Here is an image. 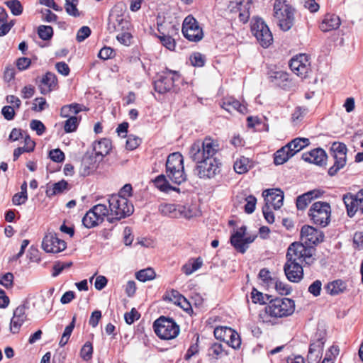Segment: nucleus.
Masks as SVG:
<instances>
[{"label": "nucleus", "mask_w": 363, "mask_h": 363, "mask_svg": "<svg viewBox=\"0 0 363 363\" xmlns=\"http://www.w3.org/2000/svg\"><path fill=\"white\" fill-rule=\"evenodd\" d=\"M93 148L95 155L99 157V160H101L111 150V142L107 138H103L95 142Z\"/></svg>", "instance_id": "nucleus-26"}, {"label": "nucleus", "mask_w": 363, "mask_h": 363, "mask_svg": "<svg viewBox=\"0 0 363 363\" xmlns=\"http://www.w3.org/2000/svg\"><path fill=\"white\" fill-rule=\"evenodd\" d=\"M162 298L164 301L171 302L178 306H182V295L177 290H167L163 295Z\"/></svg>", "instance_id": "nucleus-39"}, {"label": "nucleus", "mask_w": 363, "mask_h": 363, "mask_svg": "<svg viewBox=\"0 0 363 363\" xmlns=\"http://www.w3.org/2000/svg\"><path fill=\"white\" fill-rule=\"evenodd\" d=\"M153 182L155 186L161 191L169 192L170 190H173L179 192V189L171 186L163 174L157 176Z\"/></svg>", "instance_id": "nucleus-34"}, {"label": "nucleus", "mask_w": 363, "mask_h": 363, "mask_svg": "<svg viewBox=\"0 0 363 363\" xmlns=\"http://www.w3.org/2000/svg\"><path fill=\"white\" fill-rule=\"evenodd\" d=\"M99 157L95 156H89L83 159L82 167L83 169L82 174L84 176L89 175L98 167Z\"/></svg>", "instance_id": "nucleus-29"}, {"label": "nucleus", "mask_w": 363, "mask_h": 363, "mask_svg": "<svg viewBox=\"0 0 363 363\" xmlns=\"http://www.w3.org/2000/svg\"><path fill=\"white\" fill-rule=\"evenodd\" d=\"M251 298L254 303L264 304L269 300V296L267 294H263L256 289L253 288L251 292Z\"/></svg>", "instance_id": "nucleus-45"}, {"label": "nucleus", "mask_w": 363, "mask_h": 363, "mask_svg": "<svg viewBox=\"0 0 363 363\" xmlns=\"http://www.w3.org/2000/svg\"><path fill=\"white\" fill-rule=\"evenodd\" d=\"M154 331L162 340H172L179 333V326L173 319L160 316L153 323Z\"/></svg>", "instance_id": "nucleus-6"}, {"label": "nucleus", "mask_w": 363, "mask_h": 363, "mask_svg": "<svg viewBox=\"0 0 363 363\" xmlns=\"http://www.w3.org/2000/svg\"><path fill=\"white\" fill-rule=\"evenodd\" d=\"M27 309L28 308L25 305H21L14 310L10 323V330L12 333H18L23 324L27 320Z\"/></svg>", "instance_id": "nucleus-20"}, {"label": "nucleus", "mask_w": 363, "mask_h": 363, "mask_svg": "<svg viewBox=\"0 0 363 363\" xmlns=\"http://www.w3.org/2000/svg\"><path fill=\"white\" fill-rule=\"evenodd\" d=\"M124 318L125 322L130 325L140 318V315L135 308H133L130 312L125 314Z\"/></svg>", "instance_id": "nucleus-62"}, {"label": "nucleus", "mask_w": 363, "mask_h": 363, "mask_svg": "<svg viewBox=\"0 0 363 363\" xmlns=\"http://www.w3.org/2000/svg\"><path fill=\"white\" fill-rule=\"evenodd\" d=\"M179 74L177 72L168 70L164 74L160 75L158 79L155 81V90L160 94L166 93L172 89H174L175 91H178L179 88L174 85V82L179 79Z\"/></svg>", "instance_id": "nucleus-11"}, {"label": "nucleus", "mask_w": 363, "mask_h": 363, "mask_svg": "<svg viewBox=\"0 0 363 363\" xmlns=\"http://www.w3.org/2000/svg\"><path fill=\"white\" fill-rule=\"evenodd\" d=\"M342 200L350 217L354 216L357 211L363 214V189L359 191L356 194L352 193L345 194Z\"/></svg>", "instance_id": "nucleus-14"}, {"label": "nucleus", "mask_w": 363, "mask_h": 363, "mask_svg": "<svg viewBox=\"0 0 363 363\" xmlns=\"http://www.w3.org/2000/svg\"><path fill=\"white\" fill-rule=\"evenodd\" d=\"M330 152L335 162L334 164L329 168L328 174L335 176L346 165L347 147L343 143L334 142L330 147Z\"/></svg>", "instance_id": "nucleus-8"}, {"label": "nucleus", "mask_w": 363, "mask_h": 363, "mask_svg": "<svg viewBox=\"0 0 363 363\" xmlns=\"http://www.w3.org/2000/svg\"><path fill=\"white\" fill-rule=\"evenodd\" d=\"M315 249L306 247L303 244L294 242L289 245L286 253V262L284 271L286 278L291 282L298 283L303 277L302 264L311 265L315 261Z\"/></svg>", "instance_id": "nucleus-2"}, {"label": "nucleus", "mask_w": 363, "mask_h": 363, "mask_svg": "<svg viewBox=\"0 0 363 363\" xmlns=\"http://www.w3.org/2000/svg\"><path fill=\"white\" fill-rule=\"evenodd\" d=\"M346 289V283L340 279L329 282L325 286V290L327 293L332 296H336L341 293H343Z\"/></svg>", "instance_id": "nucleus-32"}, {"label": "nucleus", "mask_w": 363, "mask_h": 363, "mask_svg": "<svg viewBox=\"0 0 363 363\" xmlns=\"http://www.w3.org/2000/svg\"><path fill=\"white\" fill-rule=\"evenodd\" d=\"M91 33V31L89 27L85 26H82L77 31L76 39L79 43L82 42L90 35Z\"/></svg>", "instance_id": "nucleus-59"}, {"label": "nucleus", "mask_w": 363, "mask_h": 363, "mask_svg": "<svg viewBox=\"0 0 363 363\" xmlns=\"http://www.w3.org/2000/svg\"><path fill=\"white\" fill-rule=\"evenodd\" d=\"M108 203L109 214L113 216L111 218H108L111 223L113 222V219L118 220L130 216L133 213V206L127 198L119 195H111L108 199Z\"/></svg>", "instance_id": "nucleus-4"}, {"label": "nucleus", "mask_w": 363, "mask_h": 363, "mask_svg": "<svg viewBox=\"0 0 363 363\" xmlns=\"http://www.w3.org/2000/svg\"><path fill=\"white\" fill-rule=\"evenodd\" d=\"M252 0H233L230 1L228 9L231 13H238L240 21L245 23L250 17V9Z\"/></svg>", "instance_id": "nucleus-18"}, {"label": "nucleus", "mask_w": 363, "mask_h": 363, "mask_svg": "<svg viewBox=\"0 0 363 363\" xmlns=\"http://www.w3.org/2000/svg\"><path fill=\"white\" fill-rule=\"evenodd\" d=\"M252 167V162L249 158L240 156L238 158L233 165L234 170L238 174H242L246 173Z\"/></svg>", "instance_id": "nucleus-33"}, {"label": "nucleus", "mask_w": 363, "mask_h": 363, "mask_svg": "<svg viewBox=\"0 0 363 363\" xmlns=\"http://www.w3.org/2000/svg\"><path fill=\"white\" fill-rule=\"evenodd\" d=\"M183 35L192 42H199L203 37L202 28L191 15L187 16L183 20Z\"/></svg>", "instance_id": "nucleus-13"}, {"label": "nucleus", "mask_w": 363, "mask_h": 363, "mask_svg": "<svg viewBox=\"0 0 363 363\" xmlns=\"http://www.w3.org/2000/svg\"><path fill=\"white\" fill-rule=\"evenodd\" d=\"M6 6L14 16H19L23 13V6L18 0H9L6 2Z\"/></svg>", "instance_id": "nucleus-46"}, {"label": "nucleus", "mask_w": 363, "mask_h": 363, "mask_svg": "<svg viewBox=\"0 0 363 363\" xmlns=\"http://www.w3.org/2000/svg\"><path fill=\"white\" fill-rule=\"evenodd\" d=\"M82 106L79 104L65 105L62 107L60 115L63 118H69L70 116H73L72 114L76 115L82 111Z\"/></svg>", "instance_id": "nucleus-37"}, {"label": "nucleus", "mask_w": 363, "mask_h": 363, "mask_svg": "<svg viewBox=\"0 0 363 363\" xmlns=\"http://www.w3.org/2000/svg\"><path fill=\"white\" fill-rule=\"evenodd\" d=\"M189 60L191 65L194 67H203L205 63L204 56L199 52L192 54L189 57Z\"/></svg>", "instance_id": "nucleus-51"}, {"label": "nucleus", "mask_w": 363, "mask_h": 363, "mask_svg": "<svg viewBox=\"0 0 363 363\" xmlns=\"http://www.w3.org/2000/svg\"><path fill=\"white\" fill-rule=\"evenodd\" d=\"M259 278L267 286L274 285V282L276 280L275 279H274L271 277L270 272L266 268H263L259 271Z\"/></svg>", "instance_id": "nucleus-48"}, {"label": "nucleus", "mask_w": 363, "mask_h": 363, "mask_svg": "<svg viewBox=\"0 0 363 363\" xmlns=\"http://www.w3.org/2000/svg\"><path fill=\"white\" fill-rule=\"evenodd\" d=\"M308 216L315 225L326 227L330 222V205L327 202H315L308 211Z\"/></svg>", "instance_id": "nucleus-7"}, {"label": "nucleus", "mask_w": 363, "mask_h": 363, "mask_svg": "<svg viewBox=\"0 0 363 363\" xmlns=\"http://www.w3.org/2000/svg\"><path fill=\"white\" fill-rule=\"evenodd\" d=\"M79 119L73 115V116H70L68 119L65 122L64 129L66 133H72L76 130Z\"/></svg>", "instance_id": "nucleus-47"}, {"label": "nucleus", "mask_w": 363, "mask_h": 363, "mask_svg": "<svg viewBox=\"0 0 363 363\" xmlns=\"http://www.w3.org/2000/svg\"><path fill=\"white\" fill-rule=\"evenodd\" d=\"M82 223L86 228H91L98 225L101 223L99 222V220L96 218L95 216L89 211L83 217Z\"/></svg>", "instance_id": "nucleus-44"}, {"label": "nucleus", "mask_w": 363, "mask_h": 363, "mask_svg": "<svg viewBox=\"0 0 363 363\" xmlns=\"http://www.w3.org/2000/svg\"><path fill=\"white\" fill-rule=\"evenodd\" d=\"M140 143V139L134 135H129L126 140V149L133 150L135 149Z\"/></svg>", "instance_id": "nucleus-61"}, {"label": "nucleus", "mask_w": 363, "mask_h": 363, "mask_svg": "<svg viewBox=\"0 0 363 363\" xmlns=\"http://www.w3.org/2000/svg\"><path fill=\"white\" fill-rule=\"evenodd\" d=\"M324 191L321 189H315L311 190L296 199V207L298 210H304L309 203L314 199H318L322 196Z\"/></svg>", "instance_id": "nucleus-21"}, {"label": "nucleus", "mask_w": 363, "mask_h": 363, "mask_svg": "<svg viewBox=\"0 0 363 363\" xmlns=\"http://www.w3.org/2000/svg\"><path fill=\"white\" fill-rule=\"evenodd\" d=\"M202 264L203 261L201 257L191 259L189 260L188 262L185 264V265L183 266V269H184V273L186 275H190L201 268Z\"/></svg>", "instance_id": "nucleus-38"}, {"label": "nucleus", "mask_w": 363, "mask_h": 363, "mask_svg": "<svg viewBox=\"0 0 363 363\" xmlns=\"http://www.w3.org/2000/svg\"><path fill=\"white\" fill-rule=\"evenodd\" d=\"M309 140L305 138H296L291 140L290 143L287 144L288 146H290V149L294 155L298 152L301 151L305 147L309 145Z\"/></svg>", "instance_id": "nucleus-35"}, {"label": "nucleus", "mask_w": 363, "mask_h": 363, "mask_svg": "<svg viewBox=\"0 0 363 363\" xmlns=\"http://www.w3.org/2000/svg\"><path fill=\"white\" fill-rule=\"evenodd\" d=\"M218 151L217 140L210 137L191 145L189 156L196 163V174L200 179H210L220 174L221 162L215 157Z\"/></svg>", "instance_id": "nucleus-1"}, {"label": "nucleus", "mask_w": 363, "mask_h": 363, "mask_svg": "<svg viewBox=\"0 0 363 363\" xmlns=\"http://www.w3.org/2000/svg\"><path fill=\"white\" fill-rule=\"evenodd\" d=\"M323 233L310 225H303L301 230V240L306 247H313L312 245H318L323 240Z\"/></svg>", "instance_id": "nucleus-15"}, {"label": "nucleus", "mask_w": 363, "mask_h": 363, "mask_svg": "<svg viewBox=\"0 0 363 363\" xmlns=\"http://www.w3.org/2000/svg\"><path fill=\"white\" fill-rule=\"evenodd\" d=\"M68 183L65 180H61L52 185L51 187L48 188L46 194L48 196H52L56 194L62 193L65 190L67 189Z\"/></svg>", "instance_id": "nucleus-40"}, {"label": "nucleus", "mask_w": 363, "mask_h": 363, "mask_svg": "<svg viewBox=\"0 0 363 363\" xmlns=\"http://www.w3.org/2000/svg\"><path fill=\"white\" fill-rule=\"evenodd\" d=\"M38 33L41 39L48 40L52 38L53 30L50 26H40L38 29Z\"/></svg>", "instance_id": "nucleus-49"}, {"label": "nucleus", "mask_w": 363, "mask_h": 363, "mask_svg": "<svg viewBox=\"0 0 363 363\" xmlns=\"http://www.w3.org/2000/svg\"><path fill=\"white\" fill-rule=\"evenodd\" d=\"M126 10V4L123 1H119L116 3L111 10L109 17L119 18L125 16Z\"/></svg>", "instance_id": "nucleus-43"}, {"label": "nucleus", "mask_w": 363, "mask_h": 363, "mask_svg": "<svg viewBox=\"0 0 363 363\" xmlns=\"http://www.w3.org/2000/svg\"><path fill=\"white\" fill-rule=\"evenodd\" d=\"M13 283V275L12 273L8 272L0 277V284L6 289L11 288Z\"/></svg>", "instance_id": "nucleus-60"}, {"label": "nucleus", "mask_w": 363, "mask_h": 363, "mask_svg": "<svg viewBox=\"0 0 363 363\" xmlns=\"http://www.w3.org/2000/svg\"><path fill=\"white\" fill-rule=\"evenodd\" d=\"M214 336L217 340L226 342L233 349H238L241 345V338L233 329L226 326H218L214 329Z\"/></svg>", "instance_id": "nucleus-12"}, {"label": "nucleus", "mask_w": 363, "mask_h": 363, "mask_svg": "<svg viewBox=\"0 0 363 363\" xmlns=\"http://www.w3.org/2000/svg\"><path fill=\"white\" fill-rule=\"evenodd\" d=\"M28 200V195L16 193L12 197V203L15 206L24 204Z\"/></svg>", "instance_id": "nucleus-64"}, {"label": "nucleus", "mask_w": 363, "mask_h": 363, "mask_svg": "<svg viewBox=\"0 0 363 363\" xmlns=\"http://www.w3.org/2000/svg\"><path fill=\"white\" fill-rule=\"evenodd\" d=\"M160 211L162 214L172 218L177 217L182 212L177 210L176 206L171 203H165L160 206Z\"/></svg>", "instance_id": "nucleus-41"}, {"label": "nucleus", "mask_w": 363, "mask_h": 363, "mask_svg": "<svg viewBox=\"0 0 363 363\" xmlns=\"http://www.w3.org/2000/svg\"><path fill=\"white\" fill-rule=\"evenodd\" d=\"M251 30L262 47L267 48L271 45L273 40L272 34L262 18H253Z\"/></svg>", "instance_id": "nucleus-9"}, {"label": "nucleus", "mask_w": 363, "mask_h": 363, "mask_svg": "<svg viewBox=\"0 0 363 363\" xmlns=\"http://www.w3.org/2000/svg\"><path fill=\"white\" fill-rule=\"evenodd\" d=\"M303 160L310 163L322 165L326 161L327 155L321 148H315L302 155Z\"/></svg>", "instance_id": "nucleus-24"}, {"label": "nucleus", "mask_w": 363, "mask_h": 363, "mask_svg": "<svg viewBox=\"0 0 363 363\" xmlns=\"http://www.w3.org/2000/svg\"><path fill=\"white\" fill-rule=\"evenodd\" d=\"M265 204L275 210L279 209L283 205L284 192L279 189L264 190L262 193Z\"/></svg>", "instance_id": "nucleus-19"}, {"label": "nucleus", "mask_w": 363, "mask_h": 363, "mask_svg": "<svg viewBox=\"0 0 363 363\" xmlns=\"http://www.w3.org/2000/svg\"><path fill=\"white\" fill-rule=\"evenodd\" d=\"M322 290V282L320 280H315L308 287V291L313 296L317 297L320 295Z\"/></svg>", "instance_id": "nucleus-54"}, {"label": "nucleus", "mask_w": 363, "mask_h": 363, "mask_svg": "<svg viewBox=\"0 0 363 363\" xmlns=\"http://www.w3.org/2000/svg\"><path fill=\"white\" fill-rule=\"evenodd\" d=\"M166 172L169 179L175 184H180L182 179V154H170L166 162Z\"/></svg>", "instance_id": "nucleus-10"}, {"label": "nucleus", "mask_w": 363, "mask_h": 363, "mask_svg": "<svg viewBox=\"0 0 363 363\" xmlns=\"http://www.w3.org/2000/svg\"><path fill=\"white\" fill-rule=\"evenodd\" d=\"M49 157L55 162H62L65 160V154L59 148L50 150L49 152Z\"/></svg>", "instance_id": "nucleus-55"}, {"label": "nucleus", "mask_w": 363, "mask_h": 363, "mask_svg": "<svg viewBox=\"0 0 363 363\" xmlns=\"http://www.w3.org/2000/svg\"><path fill=\"white\" fill-rule=\"evenodd\" d=\"M93 352V347L90 342H86L82 347L80 354L81 357L87 361L91 359Z\"/></svg>", "instance_id": "nucleus-52"}, {"label": "nucleus", "mask_w": 363, "mask_h": 363, "mask_svg": "<svg viewBox=\"0 0 363 363\" xmlns=\"http://www.w3.org/2000/svg\"><path fill=\"white\" fill-rule=\"evenodd\" d=\"M30 127L36 132L38 135H42L45 131V126L39 120H32L30 123Z\"/></svg>", "instance_id": "nucleus-53"}, {"label": "nucleus", "mask_w": 363, "mask_h": 363, "mask_svg": "<svg viewBox=\"0 0 363 363\" xmlns=\"http://www.w3.org/2000/svg\"><path fill=\"white\" fill-rule=\"evenodd\" d=\"M72 265V262H56L53 266L52 276H58L65 269L69 268Z\"/></svg>", "instance_id": "nucleus-57"}, {"label": "nucleus", "mask_w": 363, "mask_h": 363, "mask_svg": "<svg viewBox=\"0 0 363 363\" xmlns=\"http://www.w3.org/2000/svg\"><path fill=\"white\" fill-rule=\"evenodd\" d=\"M220 106L223 109L229 113H232L233 111L244 113L246 110V108L244 106L233 98L224 99Z\"/></svg>", "instance_id": "nucleus-31"}, {"label": "nucleus", "mask_w": 363, "mask_h": 363, "mask_svg": "<svg viewBox=\"0 0 363 363\" xmlns=\"http://www.w3.org/2000/svg\"><path fill=\"white\" fill-rule=\"evenodd\" d=\"M246 204L245 205V211L247 213H252L255 209L257 199L254 196H249L245 198Z\"/></svg>", "instance_id": "nucleus-56"}, {"label": "nucleus", "mask_w": 363, "mask_h": 363, "mask_svg": "<svg viewBox=\"0 0 363 363\" xmlns=\"http://www.w3.org/2000/svg\"><path fill=\"white\" fill-rule=\"evenodd\" d=\"M340 26V19L335 14H326L320 25V28L323 32H328L338 28Z\"/></svg>", "instance_id": "nucleus-25"}, {"label": "nucleus", "mask_w": 363, "mask_h": 363, "mask_svg": "<svg viewBox=\"0 0 363 363\" xmlns=\"http://www.w3.org/2000/svg\"><path fill=\"white\" fill-rule=\"evenodd\" d=\"M293 156L290 146L286 145L274 153V162L276 165H280L287 162Z\"/></svg>", "instance_id": "nucleus-28"}, {"label": "nucleus", "mask_w": 363, "mask_h": 363, "mask_svg": "<svg viewBox=\"0 0 363 363\" xmlns=\"http://www.w3.org/2000/svg\"><path fill=\"white\" fill-rule=\"evenodd\" d=\"M116 38L121 44L128 46L131 43L132 35L129 32L124 30L121 31V33L116 36Z\"/></svg>", "instance_id": "nucleus-58"}, {"label": "nucleus", "mask_w": 363, "mask_h": 363, "mask_svg": "<svg viewBox=\"0 0 363 363\" xmlns=\"http://www.w3.org/2000/svg\"><path fill=\"white\" fill-rule=\"evenodd\" d=\"M289 67L291 71L301 78H306L311 71L309 57L305 54H301L292 58Z\"/></svg>", "instance_id": "nucleus-16"}, {"label": "nucleus", "mask_w": 363, "mask_h": 363, "mask_svg": "<svg viewBox=\"0 0 363 363\" xmlns=\"http://www.w3.org/2000/svg\"><path fill=\"white\" fill-rule=\"evenodd\" d=\"M275 289L281 295H288L291 293V288L286 283L275 280L274 285Z\"/></svg>", "instance_id": "nucleus-50"}, {"label": "nucleus", "mask_w": 363, "mask_h": 363, "mask_svg": "<svg viewBox=\"0 0 363 363\" xmlns=\"http://www.w3.org/2000/svg\"><path fill=\"white\" fill-rule=\"evenodd\" d=\"M295 310V303L292 299L288 298H276L269 301L264 308L262 316L264 321H270L271 318H283L291 315Z\"/></svg>", "instance_id": "nucleus-3"}, {"label": "nucleus", "mask_w": 363, "mask_h": 363, "mask_svg": "<svg viewBox=\"0 0 363 363\" xmlns=\"http://www.w3.org/2000/svg\"><path fill=\"white\" fill-rule=\"evenodd\" d=\"M66 247V242L52 233H47L42 242L43 249L48 253L60 252L65 250Z\"/></svg>", "instance_id": "nucleus-17"}, {"label": "nucleus", "mask_w": 363, "mask_h": 363, "mask_svg": "<svg viewBox=\"0 0 363 363\" xmlns=\"http://www.w3.org/2000/svg\"><path fill=\"white\" fill-rule=\"evenodd\" d=\"M130 22L125 16L119 18H108V29L111 31H124L128 30Z\"/></svg>", "instance_id": "nucleus-27"}, {"label": "nucleus", "mask_w": 363, "mask_h": 363, "mask_svg": "<svg viewBox=\"0 0 363 363\" xmlns=\"http://www.w3.org/2000/svg\"><path fill=\"white\" fill-rule=\"evenodd\" d=\"M155 272L152 268L141 269L135 273V278L142 282L150 281L155 279Z\"/></svg>", "instance_id": "nucleus-42"}, {"label": "nucleus", "mask_w": 363, "mask_h": 363, "mask_svg": "<svg viewBox=\"0 0 363 363\" xmlns=\"http://www.w3.org/2000/svg\"><path fill=\"white\" fill-rule=\"evenodd\" d=\"M325 342V337L320 334L317 339L311 343L308 357L317 361L320 359L323 354V347Z\"/></svg>", "instance_id": "nucleus-22"}, {"label": "nucleus", "mask_w": 363, "mask_h": 363, "mask_svg": "<svg viewBox=\"0 0 363 363\" xmlns=\"http://www.w3.org/2000/svg\"><path fill=\"white\" fill-rule=\"evenodd\" d=\"M56 76L52 72H47L42 78L41 84L40 85V92L43 94H46L50 92L53 86L56 84Z\"/></svg>", "instance_id": "nucleus-30"}, {"label": "nucleus", "mask_w": 363, "mask_h": 363, "mask_svg": "<svg viewBox=\"0 0 363 363\" xmlns=\"http://www.w3.org/2000/svg\"><path fill=\"white\" fill-rule=\"evenodd\" d=\"M274 17L281 30L287 31L294 23V9L284 0H275Z\"/></svg>", "instance_id": "nucleus-5"}, {"label": "nucleus", "mask_w": 363, "mask_h": 363, "mask_svg": "<svg viewBox=\"0 0 363 363\" xmlns=\"http://www.w3.org/2000/svg\"><path fill=\"white\" fill-rule=\"evenodd\" d=\"M89 211L101 223L104 220L105 217L110 216L109 211L104 204L95 205Z\"/></svg>", "instance_id": "nucleus-36"}, {"label": "nucleus", "mask_w": 363, "mask_h": 363, "mask_svg": "<svg viewBox=\"0 0 363 363\" xmlns=\"http://www.w3.org/2000/svg\"><path fill=\"white\" fill-rule=\"evenodd\" d=\"M246 227L242 226L238 230L233 233L230 237V243L233 247L239 252L245 253L247 246L244 241Z\"/></svg>", "instance_id": "nucleus-23"}, {"label": "nucleus", "mask_w": 363, "mask_h": 363, "mask_svg": "<svg viewBox=\"0 0 363 363\" xmlns=\"http://www.w3.org/2000/svg\"><path fill=\"white\" fill-rule=\"evenodd\" d=\"M1 113L4 118L8 121L13 119L15 116L14 107H12L11 106H5L1 109Z\"/></svg>", "instance_id": "nucleus-63"}]
</instances>
